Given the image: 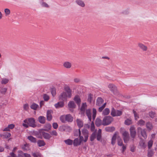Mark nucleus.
<instances>
[{
	"mask_svg": "<svg viewBox=\"0 0 157 157\" xmlns=\"http://www.w3.org/2000/svg\"><path fill=\"white\" fill-rule=\"evenodd\" d=\"M24 123L22 125L26 128H28L29 126L33 128L36 126L35 124V121L33 118L27 119L24 121Z\"/></svg>",
	"mask_w": 157,
	"mask_h": 157,
	"instance_id": "1",
	"label": "nucleus"
},
{
	"mask_svg": "<svg viewBox=\"0 0 157 157\" xmlns=\"http://www.w3.org/2000/svg\"><path fill=\"white\" fill-rule=\"evenodd\" d=\"M82 132L84 137V139L82 136H81V135L79 136V140L81 143L82 141H84L85 142H86L89 136V132L86 129H83L82 130Z\"/></svg>",
	"mask_w": 157,
	"mask_h": 157,
	"instance_id": "2",
	"label": "nucleus"
},
{
	"mask_svg": "<svg viewBox=\"0 0 157 157\" xmlns=\"http://www.w3.org/2000/svg\"><path fill=\"white\" fill-rule=\"evenodd\" d=\"M113 121V118L110 116L105 117L102 120V125H107L110 124Z\"/></svg>",
	"mask_w": 157,
	"mask_h": 157,
	"instance_id": "3",
	"label": "nucleus"
},
{
	"mask_svg": "<svg viewBox=\"0 0 157 157\" xmlns=\"http://www.w3.org/2000/svg\"><path fill=\"white\" fill-rule=\"evenodd\" d=\"M122 114V111L119 110H116L113 108H112L111 114L113 117L119 116Z\"/></svg>",
	"mask_w": 157,
	"mask_h": 157,
	"instance_id": "4",
	"label": "nucleus"
},
{
	"mask_svg": "<svg viewBox=\"0 0 157 157\" xmlns=\"http://www.w3.org/2000/svg\"><path fill=\"white\" fill-rule=\"evenodd\" d=\"M124 142L125 143H128L129 139V133L128 132L124 131L122 133Z\"/></svg>",
	"mask_w": 157,
	"mask_h": 157,
	"instance_id": "5",
	"label": "nucleus"
},
{
	"mask_svg": "<svg viewBox=\"0 0 157 157\" xmlns=\"http://www.w3.org/2000/svg\"><path fill=\"white\" fill-rule=\"evenodd\" d=\"M63 65L64 67L66 68H70L72 67L71 62L68 61H66L63 62Z\"/></svg>",
	"mask_w": 157,
	"mask_h": 157,
	"instance_id": "6",
	"label": "nucleus"
},
{
	"mask_svg": "<svg viewBox=\"0 0 157 157\" xmlns=\"http://www.w3.org/2000/svg\"><path fill=\"white\" fill-rule=\"evenodd\" d=\"M130 132L131 137L132 138H135L136 135V131L135 128L133 126H131L130 128Z\"/></svg>",
	"mask_w": 157,
	"mask_h": 157,
	"instance_id": "7",
	"label": "nucleus"
},
{
	"mask_svg": "<svg viewBox=\"0 0 157 157\" xmlns=\"http://www.w3.org/2000/svg\"><path fill=\"white\" fill-rule=\"evenodd\" d=\"M67 97L66 93L65 92H63L59 95V99L63 101L66 100Z\"/></svg>",
	"mask_w": 157,
	"mask_h": 157,
	"instance_id": "8",
	"label": "nucleus"
},
{
	"mask_svg": "<svg viewBox=\"0 0 157 157\" xmlns=\"http://www.w3.org/2000/svg\"><path fill=\"white\" fill-rule=\"evenodd\" d=\"M64 105V102L62 101L59 102L54 105V106L57 109L62 108Z\"/></svg>",
	"mask_w": 157,
	"mask_h": 157,
	"instance_id": "9",
	"label": "nucleus"
},
{
	"mask_svg": "<svg viewBox=\"0 0 157 157\" xmlns=\"http://www.w3.org/2000/svg\"><path fill=\"white\" fill-rule=\"evenodd\" d=\"M108 87L110 90L114 93L116 92L117 88L113 84H110L108 85Z\"/></svg>",
	"mask_w": 157,
	"mask_h": 157,
	"instance_id": "10",
	"label": "nucleus"
},
{
	"mask_svg": "<svg viewBox=\"0 0 157 157\" xmlns=\"http://www.w3.org/2000/svg\"><path fill=\"white\" fill-rule=\"evenodd\" d=\"M65 90L66 91L65 93H66V94L67 95V96L68 98H70L71 96V91L70 89V88L68 86H67L65 88Z\"/></svg>",
	"mask_w": 157,
	"mask_h": 157,
	"instance_id": "11",
	"label": "nucleus"
},
{
	"mask_svg": "<svg viewBox=\"0 0 157 157\" xmlns=\"http://www.w3.org/2000/svg\"><path fill=\"white\" fill-rule=\"evenodd\" d=\"M52 111L50 110H48L47 112V119L48 121H51L52 118Z\"/></svg>",
	"mask_w": 157,
	"mask_h": 157,
	"instance_id": "12",
	"label": "nucleus"
},
{
	"mask_svg": "<svg viewBox=\"0 0 157 157\" xmlns=\"http://www.w3.org/2000/svg\"><path fill=\"white\" fill-rule=\"evenodd\" d=\"M138 132L140 131L142 136L143 137L146 139L147 138V136L145 129L142 130L141 128L139 127L138 128Z\"/></svg>",
	"mask_w": 157,
	"mask_h": 157,
	"instance_id": "13",
	"label": "nucleus"
},
{
	"mask_svg": "<svg viewBox=\"0 0 157 157\" xmlns=\"http://www.w3.org/2000/svg\"><path fill=\"white\" fill-rule=\"evenodd\" d=\"M0 136L4 139H7L11 136V134L9 132H4L0 134Z\"/></svg>",
	"mask_w": 157,
	"mask_h": 157,
	"instance_id": "14",
	"label": "nucleus"
},
{
	"mask_svg": "<svg viewBox=\"0 0 157 157\" xmlns=\"http://www.w3.org/2000/svg\"><path fill=\"white\" fill-rule=\"evenodd\" d=\"M104 102L103 100L101 97H98L97 99L96 105L100 106Z\"/></svg>",
	"mask_w": 157,
	"mask_h": 157,
	"instance_id": "15",
	"label": "nucleus"
},
{
	"mask_svg": "<svg viewBox=\"0 0 157 157\" xmlns=\"http://www.w3.org/2000/svg\"><path fill=\"white\" fill-rule=\"evenodd\" d=\"M76 2L78 5L81 7H83L85 6V3L82 0H76Z\"/></svg>",
	"mask_w": 157,
	"mask_h": 157,
	"instance_id": "16",
	"label": "nucleus"
},
{
	"mask_svg": "<svg viewBox=\"0 0 157 157\" xmlns=\"http://www.w3.org/2000/svg\"><path fill=\"white\" fill-rule=\"evenodd\" d=\"M74 100L78 105H80L81 99L79 96L76 95L74 97Z\"/></svg>",
	"mask_w": 157,
	"mask_h": 157,
	"instance_id": "17",
	"label": "nucleus"
},
{
	"mask_svg": "<svg viewBox=\"0 0 157 157\" xmlns=\"http://www.w3.org/2000/svg\"><path fill=\"white\" fill-rule=\"evenodd\" d=\"M138 46L140 49L144 51H146L147 50V47L141 43H138Z\"/></svg>",
	"mask_w": 157,
	"mask_h": 157,
	"instance_id": "18",
	"label": "nucleus"
},
{
	"mask_svg": "<svg viewBox=\"0 0 157 157\" xmlns=\"http://www.w3.org/2000/svg\"><path fill=\"white\" fill-rule=\"evenodd\" d=\"M73 144L74 146H77L80 145L81 143L79 141V139L76 138L73 141Z\"/></svg>",
	"mask_w": 157,
	"mask_h": 157,
	"instance_id": "19",
	"label": "nucleus"
},
{
	"mask_svg": "<svg viewBox=\"0 0 157 157\" xmlns=\"http://www.w3.org/2000/svg\"><path fill=\"white\" fill-rule=\"evenodd\" d=\"M86 114L88 117L89 121H90L91 120V114L90 109H87L86 111Z\"/></svg>",
	"mask_w": 157,
	"mask_h": 157,
	"instance_id": "20",
	"label": "nucleus"
},
{
	"mask_svg": "<svg viewBox=\"0 0 157 157\" xmlns=\"http://www.w3.org/2000/svg\"><path fill=\"white\" fill-rule=\"evenodd\" d=\"M66 120L69 122H71L73 120V117L70 114H67L66 115Z\"/></svg>",
	"mask_w": 157,
	"mask_h": 157,
	"instance_id": "21",
	"label": "nucleus"
},
{
	"mask_svg": "<svg viewBox=\"0 0 157 157\" xmlns=\"http://www.w3.org/2000/svg\"><path fill=\"white\" fill-rule=\"evenodd\" d=\"M87 101L90 103H91L93 101L94 102V100L93 99L92 94H88L87 96Z\"/></svg>",
	"mask_w": 157,
	"mask_h": 157,
	"instance_id": "22",
	"label": "nucleus"
},
{
	"mask_svg": "<svg viewBox=\"0 0 157 157\" xmlns=\"http://www.w3.org/2000/svg\"><path fill=\"white\" fill-rule=\"evenodd\" d=\"M87 106V105L86 103H83L82 104L80 108V110L82 113H83L84 112Z\"/></svg>",
	"mask_w": 157,
	"mask_h": 157,
	"instance_id": "23",
	"label": "nucleus"
},
{
	"mask_svg": "<svg viewBox=\"0 0 157 157\" xmlns=\"http://www.w3.org/2000/svg\"><path fill=\"white\" fill-rule=\"evenodd\" d=\"M77 124L78 127L80 128L83 126V123L82 121L80 119H77L76 120Z\"/></svg>",
	"mask_w": 157,
	"mask_h": 157,
	"instance_id": "24",
	"label": "nucleus"
},
{
	"mask_svg": "<svg viewBox=\"0 0 157 157\" xmlns=\"http://www.w3.org/2000/svg\"><path fill=\"white\" fill-rule=\"evenodd\" d=\"M42 134L44 138L46 139L49 140L51 137V136L47 133L42 132Z\"/></svg>",
	"mask_w": 157,
	"mask_h": 157,
	"instance_id": "25",
	"label": "nucleus"
},
{
	"mask_svg": "<svg viewBox=\"0 0 157 157\" xmlns=\"http://www.w3.org/2000/svg\"><path fill=\"white\" fill-rule=\"evenodd\" d=\"M64 142L67 145H71L73 144V140L70 139H67L64 140Z\"/></svg>",
	"mask_w": 157,
	"mask_h": 157,
	"instance_id": "26",
	"label": "nucleus"
},
{
	"mask_svg": "<svg viewBox=\"0 0 157 157\" xmlns=\"http://www.w3.org/2000/svg\"><path fill=\"white\" fill-rule=\"evenodd\" d=\"M38 120L40 123L44 124L45 121V118L44 116H40L38 118Z\"/></svg>",
	"mask_w": 157,
	"mask_h": 157,
	"instance_id": "27",
	"label": "nucleus"
},
{
	"mask_svg": "<svg viewBox=\"0 0 157 157\" xmlns=\"http://www.w3.org/2000/svg\"><path fill=\"white\" fill-rule=\"evenodd\" d=\"M68 106L69 108H75V105L73 101H71L68 103Z\"/></svg>",
	"mask_w": 157,
	"mask_h": 157,
	"instance_id": "28",
	"label": "nucleus"
},
{
	"mask_svg": "<svg viewBox=\"0 0 157 157\" xmlns=\"http://www.w3.org/2000/svg\"><path fill=\"white\" fill-rule=\"evenodd\" d=\"M102 121L99 118H97L95 121L96 125L97 126H99L102 124Z\"/></svg>",
	"mask_w": 157,
	"mask_h": 157,
	"instance_id": "29",
	"label": "nucleus"
},
{
	"mask_svg": "<svg viewBox=\"0 0 157 157\" xmlns=\"http://www.w3.org/2000/svg\"><path fill=\"white\" fill-rule=\"evenodd\" d=\"M110 113V110L108 108H106L103 110L102 112V114L104 115H107L109 114Z\"/></svg>",
	"mask_w": 157,
	"mask_h": 157,
	"instance_id": "30",
	"label": "nucleus"
},
{
	"mask_svg": "<svg viewBox=\"0 0 157 157\" xmlns=\"http://www.w3.org/2000/svg\"><path fill=\"white\" fill-rule=\"evenodd\" d=\"M28 139L32 142L36 143V138L31 136H28Z\"/></svg>",
	"mask_w": 157,
	"mask_h": 157,
	"instance_id": "31",
	"label": "nucleus"
},
{
	"mask_svg": "<svg viewBox=\"0 0 157 157\" xmlns=\"http://www.w3.org/2000/svg\"><path fill=\"white\" fill-rule=\"evenodd\" d=\"M9 79H8L6 78H3L1 79V83L2 84H6L9 81Z\"/></svg>",
	"mask_w": 157,
	"mask_h": 157,
	"instance_id": "32",
	"label": "nucleus"
},
{
	"mask_svg": "<svg viewBox=\"0 0 157 157\" xmlns=\"http://www.w3.org/2000/svg\"><path fill=\"white\" fill-rule=\"evenodd\" d=\"M115 128L113 127H108L105 128L106 131L107 132H112L114 131Z\"/></svg>",
	"mask_w": 157,
	"mask_h": 157,
	"instance_id": "33",
	"label": "nucleus"
},
{
	"mask_svg": "<svg viewBox=\"0 0 157 157\" xmlns=\"http://www.w3.org/2000/svg\"><path fill=\"white\" fill-rule=\"evenodd\" d=\"M39 107V105L35 103H33L30 106V108L32 109H33L34 110H36L37 108Z\"/></svg>",
	"mask_w": 157,
	"mask_h": 157,
	"instance_id": "34",
	"label": "nucleus"
},
{
	"mask_svg": "<svg viewBox=\"0 0 157 157\" xmlns=\"http://www.w3.org/2000/svg\"><path fill=\"white\" fill-rule=\"evenodd\" d=\"M93 115H92V119L93 121H94L95 120L97 113L96 110L95 108H93L92 110Z\"/></svg>",
	"mask_w": 157,
	"mask_h": 157,
	"instance_id": "35",
	"label": "nucleus"
},
{
	"mask_svg": "<svg viewBox=\"0 0 157 157\" xmlns=\"http://www.w3.org/2000/svg\"><path fill=\"white\" fill-rule=\"evenodd\" d=\"M40 3L42 6L45 7H48V5L46 2H44L42 0H40Z\"/></svg>",
	"mask_w": 157,
	"mask_h": 157,
	"instance_id": "36",
	"label": "nucleus"
},
{
	"mask_svg": "<svg viewBox=\"0 0 157 157\" xmlns=\"http://www.w3.org/2000/svg\"><path fill=\"white\" fill-rule=\"evenodd\" d=\"M37 144L39 146L41 147L45 145V144L44 141L42 140H39L37 141Z\"/></svg>",
	"mask_w": 157,
	"mask_h": 157,
	"instance_id": "37",
	"label": "nucleus"
},
{
	"mask_svg": "<svg viewBox=\"0 0 157 157\" xmlns=\"http://www.w3.org/2000/svg\"><path fill=\"white\" fill-rule=\"evenodd\" d=\"M22 148L24 150H29V144H24L22 146Z\"/></svg>",
	"mask_w": 157,
	"mask_h": 157,
	"instance_id": "38",
	"label": "nucleus"
},
{
	"mask_svg": "<svg viewBox=\"0 0 157 157\" xmlns=\"http://www.w3.org/2000/svg\"><path fill=\"white\" fill-rule=\"evenodd\" d=\"M139 145L140 147L144 148H145L146 146V145L145 144L144 141L143 140H141L140 141Z\"/></svg>",
	"mask_w": 157,
	"mask_h": 157,
	"instance_id": "39",
	"label": "nucleus"
},
{
	"mask_svg": "<svg viewBox=\"0 0 157 157\" xmlns=\"http://www.w3.org/2000/svg\"><path fill=\"white\" fill-rule=\"evenodd\" d=\"M81 131L80 129L76 130L74 132V135L75 136H78L81 135Z\"/></svg>",
	"mask_w": 157,
	"mask_h": 157,
	"instance_id": "40",
	"label": "nucleus"
},
{
	"mask_svg": "<svg viewBox=\"0 0 157 157\" xmlns=\"http://www.w3.org/2000/svg\"><path fill=\"white\" fill-rule=\"evenodd\" d=\"M64 131L70 132L71 130V127L68 126H64L63 127Z\"/></svg>",
	"mask_w": 157,
	"mask_h": 157,
	"instance_id": "41",
	"label": "nucleus"
},
{
	"mask_svg": "<svg viewBox=\"0 0 157 157\" xmlns=\"http://www.w3.org/2000/svg\"><path fill=\"white\" fill-rule=\"evenodd\" d=\"M146 125L147 128L149 130H150L151 129L153 128V126L152 125V124L150 122H148L146 124Z\"/></svg>",
	"mask_w": 157,
	"mask_h": 157,
	"instance_id": "42",
	"label": "nucleus"
},
{
	"mask_svg": "<svg viewBox=\"0 0 157 157\" xmlns=\"http://www.w3.org/2000/svg\"><path fill=\"white\" fill-rule=\"evenodd\" d=\"M145 124V121L142 119L140 120L137 123L140 126L144 125Z\"/></svg>",
	"mask_w": 157,
	"mask_h": 157,
	"instance_id": "43",
	"label": "nucleus"
},
{
	"mask_svg": "<svg viewBox=\"0 0 157 157\" xmlns=\"http://www.w3.org/2000/svg\"><path fill=\"white\" fill-rule=\"evenodd\" d=\"M44 127L46 128L45 129V130L48 131L51 128V125L50 124H48L45 125Z\"/></svg>",
	"mask_w": 157,
	"mask_h": 157,
	"instance_id": "44",
	"label": "nucleus"
},
{
	"mask_svg": "<svg viewBox=\"0 0 157 157\" xmlns=\"http://www.w3.org/2000/svg\"><path fill=\"white\" fill-rule=\"evenodd\" d=\"M60 119L62 122L65 123V121H66V116L64 115L61 116L60 117Z\"/></svg>",
	"mask_w": 157,
	"mask_h": 157,
	"instance_id": "45",
	"label": "nucleus"
},
{
	"mask_svg": "<svg viewBox=\"0 0 157 157\" xmlns=\"http://www.w3.org/2000/svg\"><path fill=\"white\" fill-rule=\"evenodd\" d=\"M96 138V134L95 132H94L91 135L90 137V140L91 141H93Z\"/></svg>",
	"mask_w": 157,
	"mask_h": 157,
	"instance_id": "46",
	"label": "nucleus"
},
{
	"mask_svg": "<svg viewBox=\"0 0 157 157\" xmlns=\"http://www.w3.org/2000/svg\"><path fill=\"white\" fill-rule=\"evenodd\" d=\"M4 12L5 14V15L7 16L10 14V10L8 8H6L4 10Z\"/></svg>",
	"mask_w": 157,
	"mask_h": 157,
	"instance_id": "47",
	"label": "nucleus"
},
{
	"mask_svg": "<svg viewBox=\"0 0 157 157\" xmlns=\"http://www.w3.org/2000/svg\"><path fill=\"white\" fill-rule=\"evenodd\" d=\"M132 123V120L130 119H127L125 121V124L126 125H129Z\"/></svg>",
	"mask_w": 157,
	"mask_h": 157,
	"instance_id": "48",
	"label": "nucleus"
},
{
	"mask_svg": "<svg viewBox=\"0 0 157 157\" xmlns=\"http://www.w3.org/2000/svg\"><path fill=\"white\" fill-rule=\"evenodd\" d=\"M10 155L11 157H19L20 156H21V155L20 154H18V156H17L13 152H11L10 153Z\"/></svg>",
	"mask_w": 157,
	"mask_h": 157,
	"instance_id": "49",
	"label": "nucleus"
},
{
	"mask_svg": "<svg viewBox=\"0 0 157 157\" xmlns=\"http://www.w3.org/2000/svg\"><path fill=\"white\" fill-rule=\"evenodd\" d=\"M90 130L92 132H93L94 130L95 126H94V124L93 121L92 122L90 127Z\"/></svg>",
	"mask_w": 157,
	"mask_h": 157,
	"instance_id": "50",
	"label": "nucleus"
},
{
	"mask_svg": "<svg viewBox=\"0 0 157 157\" xmlns=\"http://www.w3.org/2000/svg\"><path fill=\"white\" fill-rule=\"evenodd\" d=\"M153 151L151 150H150L148 151L147 155L149 157H151L153 155Z\"/></svg>",
	"mask_w": 157,
	"mask_h": 157,
	"instance_id": "51",
	"label": "nucleus"
},
{
	"mask_svg": "<svg viewBox=\"0 0 157 157\" xmlns=\"http://www.w3.org/2000/svg\"><path fill=\"white\" fill-rule=\"evenodd\" d=\"M133 112L134 114L135 119L136 120L139 118V117L136 112L134 110H133Z\"/></svg>",
	"mask_w": 157,
	"mask_h": 157,
	"instance_id": "52",
	"label": "nucleus"
},
{
	"mask_svg": "<svg viewBox=\"0 0 157 157\" xmlns=\"http://www.w3.org/2000/svg\"><path fill=\"white\" fill-rule=\"evenodd\" d=\"M122 140L121 138L118 139V145L119 146H121L123 145Z\"/></svg>",
	"mask_w": 157,
	"mask_h": 157,
	"instance_id": "53",
	"label": "nucleus"
},
{
	"mask_svg": "<svg viewBox=\"0 0 157 157\" xmlns=\"http://www.w3.org/2000/svg\"><path fill=\"white\" fill-rule=\"evenodd\" d=\"M44 99L45 101H48L49 99V96L46 94H44L43 96Z\"/></svg>",
	"mask_w": 157,
	"mask_h": 157,
	"instance_id": "54",
	"label": "nucleus"
},
{
	"mask_svg": "<svg viewBox=\"0 0 157 157\" xmlns=\"http://www.w3.org/2000/svg\"><path fill=\"white\" fill-rule=\"evenodd\" d=\"M153 141L151 140H150L148 144V147L149 149H150L152 146L153 144Z\"/></svg>",
	"mask_w": 157,
	"mask_h": 157,
	"instance_id": "55",
	"label": "nucleus"
},
{
	"mask_svg": "<svg viewBox=\"0 0 157 157\" xmlns=\"http://www.w3.org/2000/svg\"><path fill=\"white\" fill-rule=\"evenodd\" d=\"M51 93L53 96H54L56 94V91L55 88H52L51 90Z\"/></svg>",
	"mask_w": 157,
	"mask_h": 157,
	"instance_id": "56",
	"label": "nucleus"
},
{
	"mask_svg": "<svg viewBox=\"0 0 157 157\" xmlns=\"http://www.w3.org/2000/svg\"><path fill=\"white\" fill-rule=\"evenodd\" d=\"M149 115L151 118H153L155 117V113L152 112H150L149 113Z\"/></svg>",
	"mask_w": 157,
	"mask_h": 157,
	"instance_id": "57",
	"label": "nucleus"
},
{
	"mask_svg": "<svg viewBox=\"0 0 157 157\" xmlns=\"http://www.w3.org/2000/svg\"><path fill=\"white\" fill-rule=\"evenodd\" d=\"M51 134L52 136H56L57 135V133L55 130H53L51 132Z\"/></svg>",
	"mask_w": 157,
	"mask_h": 157,
	"instance_id": "58",
	"label": "nucleus"
},
{
	"mask_svg": "<svg viewBox=\"0 0 157 157\" xmlns=\"http://www.w3.org/2000/svg\"><path fill=\"white\" fill-rule=\"evenodd\" d=\"M136 147L134 145H133L131 146L130 151L132 152H134L135 151Z\"/></svg>",
	"mask_w": 157,
	"mask_h": 157,
	"instance_id": "59",
	"label": "nucleus"
},
{
	"mask_svg": "<svg viewBox=\"0 0 157 157\" xmlns=\"http://www.w3.org/2000/svg\"><path fill=\"white\" fill-rule=\"evenodd\" d=\"M52 126L54 128L56 129L58 127V124L56 123H54L52 124Z\"/></svg>",
	"mask_w": 157,
	"mask_h": 157,
	"instance_id": "60",
	"label": "nucleus"
},
{
	"mask_svg": "<svg viewBox=\"0 0 157 157\" xmlns=\"http://www.w3.org/2000/svg\"><path fill=\"white\" fill-rule=\"evenodd\" d=\"M24 109L25 110H27L29 109V105L28 104H25L24 105Z\"/></svg>",
	"mask_w": 157,
	"mask_h": 157,
	"instance_id": "61",
	"label": "nucleus"
},
{
	"mask_svg": "<svg viewBox=\"0 0 157 157\" xmlns=\"http://www.w3.org/2000/svg\"><path fill=\"white\" fill-rule=\"evenodd\" d=\"M7 89L6 88H2L1 92L2 93H4L6 92Z\"/></svg>",
	"mask_w": 157,
	"mask_h": 157,
	"instance_id": "62",
	"label": "nucleus"
},
{
	"mask_svg": "<svg viewBox=\"0 0 157 157\" xmlns=\"http://www.w3.org/2000/svg\"><path fill=\"white\" fill-rule=\"evenodd\" d=\"M97 139L98 141H99L101 140V135L100 133L98 134Z\"/></svg>",
	"mask_w": 157,
	"mask_h": 157,
	"instance_id": "63",
	"label": "nucleus"
},
{
	"mask_svg": "<svg viewBox=\"0 0 157 157\" xmlns=\"http://www.w3.org/2000/svg\"><path fill=\"white\" fill-rule=\"evenodd\" d=\"M8 127L10 129H12L14 128V125L13 124H10L8 125Z\"/></svg>",
	"mask_w": 157,
	"mask_h": 157,
	"instance_id": "64",
	"label": "nucleus"
}]
</instances>
